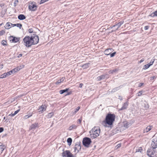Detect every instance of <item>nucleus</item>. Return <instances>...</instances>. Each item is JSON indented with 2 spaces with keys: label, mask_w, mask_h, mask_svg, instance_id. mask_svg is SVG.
Instances as JSON below:
<instances>
[{
  "label": "nucleus",
  "mask_w": 157,
  "mask_h": 157,
  "mask_svg": "<svg viewBox=\"0 0 157 157\" xmlns=\"http://www.w3.org/2000/svg\"><path fill=\"white\" fill-rule=\"evenodd\" d=\"M39 41L38 36L36 34H34L31 37L26 36L23 39V43L25 46L29 48L32 45L37 44Z\"/></svg>",
  "instance_id": "f257e3e1"
},
{
  "label": "nucleus",
  "mask_w": 157,
  "mask_h": 157,
  "mask_svg": "<svg viewBox=\"0 0 157 157\" xmlns=\"http://www.w3.org/2000/svg\"><path fill=\"white\" fill-rule=\"evenodd\" d=\"M100 132V130L99 128L94 127L89 132L90 137L94 139L96 138L99 136Z\"/></svg>",
  "instance_id": "f03ea898"
},
{
  "label": "nucleus",
  "mask_w": 157,
  "mask_h": 157,
  "mask_svg": "<svg viewBox=\"0 0 157 157\" xmlns=\"http://www.w3.org/2000/svg\"><path fill=\"white\" fill-rule=\"evenodd\" d=\"M115 117L114 114H108L105 118L106 123L109 125H112L115 121Z\"/></svg>",
  "instance_id": "7ed1b4c3"
},
{
  "label": "nucleus",
  "mask_w": 157,
  "mask_h": 157,
  "mask_svg": "<svg viewBox=\"0 0 157 157\" xmlns=\"http://www.w3.org/2000/svg\"><path fill=\"white\" fill-rule=\"evenodd\" d=\"M156 148L152 146H151L147 151V154L149 157H154V155H156Z\"/></svg>",
  "instance_id": "20e7f679"
},
{
  "label": "nucleus",
  "mask_w": 157,
  "mask_h": 157,
  "mask_svg": "<svg viewBox=\"0 0 157 157\" xmlns=\"http://www.w3.org/2000/svg\"><path fill=\"white\" fill-rule=\"evenodd\" d=\"M124 23V21H121L113 26L110 27L109 28L113 29V30H112L111 32H115L118 30L121 26Z\"/></svg>",
  "instance_id": "39448f33"
},
{
  "label": "nucleus",
  "mask_w": 157,
  "mask_h": 157,
  "mask_svg": "<svg viewBox=\"0 0 157 157\" xmlns=\"http://www.w3.org/2000/svg\"><path fill=\"white\" fill-rule=\"evenodd\" d=\"M91 142V139L88 137H85L83 139L82 141L83 144L87 147H88Z\"/></svg>",
  "instance_id": "423d86ee"
},
{
  "label": "nucleus",
  "mask_w": 157,
  "mask_h": 157,
  "mask_svg": "<svg viewBox=\"0 0 157 157\" xmlns=\"http://www.w3.org/2000/svg\"><path fill=\"white\" fill-rule=\"evenodd\" d=\"M37 6L34 4V2H33L30 4L29 6V9L32 11H35L37 9Z\"/></svg>",
  "instance_id": "0eeeda50"
},
{
  "label": "nucleus",
  "mask_w": 157,
  "mask_h": 157,
  "mask_svg": "<svg viewBox=\"0 0 157 157\" xmlns=\"http://www.w3.org/2000/svg\"><path fill=\"white\" fill-rule=\"evenodd\" d=\"M81 149V146L79 144H76L74 147V151L76 153H78Z\"/></svg>",
  "instance_id": "6e6552de"
},
{
  "label": "nucleus",
  "mask_w": 157,
  "mask_h": 157,
  "mask_svg": "<svg viewBox=\"0 0 157 157\" xmlns=\"http://www.w3.org/2000/svg\"><path fill=\"white\" fill-rule=\"evenodd\" d=\"M151 145L153 147H154L156 148H157V138L154 139L153 140Z\"/></svg>",
  "instance_id": "1a4fd4ad"
},
{
  "label": "nucleus",
  "mask_w": 157,
  "mask_h": 157,
  "mask_svg": "<svg viewBox=\"0 0 157 157\" xmlns=\"http://www.w3.org/2000/svg\"><path fill=\"white\" fill-rule=\"evenodd\" d=\"M128 102H126L124 103L123 105L122 106L121 108L119 109V110H123L125 109H126L128 107Z\"/></svg>",
  "instance_id": "9d476101"
},
{
  "label": "nucleus",
  "mask_w": 157,
  "mask_h": 157,
  "mask_svg": "<svg viewBox=\"0 0 157 157\" xmlns=\"http://www.w3.org/2000/svg\"><path fill=\"white\" fill-rule=\"evenodd\" d=\"M46 106L45 105H42L38 109L39 112H42L45 111Z\"/></svg>",
  "instance_id": "9b49d317"
},
{
  "label": "nucleus",
  "mask_w": 157,
  "mask_h": 157,
  "mask_svg": "<svg viewBox=\"0 0 157 157\" xmlns=\"http://www.w3.org/2000/svg\"><path fill=\"white\" fill-rule=\"evenodd\" d=\"M112 48L107 49L104 51V53L106 55H110L112 52Z\"/></svg>",
  "instance_id": "f8f14e48"
},
{
  "label": "nucleus",
  "mask_w": 157,
  "mask_h": 157,
  "mask_svg": "<svg viewBox=\"0 0 157 157\" xmlns=\"http://www.w3.org/2000/svg\"><path fill=\"white\" fill-rule=\"evenodd\" d=\"M38 124L37 123H35L32 124L30 127V129H35L36 128L38 127Z\"/></svg>",
  "instance_id": "ddd939ff"
},
{
  "label": "nucleus",
  "mask_w": 157,
  "mask_h": 157,
  "mask_svg": "<svg viewBox=\"0 0 157 157\" xmlns=\"http://www.w3.org/2000/svg\"><path fill=\"white\" fill-rule=\"evenodd\" d=\"M18 18L19 20H22L25 19L26 17L23 14H20L18 16Z\"/></svg>",
  "instance_id": "4468645a"
},
{
  "label": "nucleus",
  "mask_w": 157,
  "mask_h": 157,
  "mask_svg": "<svg viewBox=\"0 0 157 157\" xmlns=\"http://www.w3.org/2000/svg\"><path fill=\"white\" fill-rule=\"evenodd\" d=\"M11 37L13 38V39L11 40L12 42L16 43L19 40V38L16 37H13V36H11Z\"/></svg>",
  "instance_id": "2eb2a0df"
},
{
  "label": "nucleus",
  "mask_w": 157,
  "mask_h": 157,
  "mask_svg": "<svg viewBox=\"0 0 157 157\" xmlns=\"http://www.w3.org/2000/svg\"><path fill=\"white\" fill-rule=\"evenodd\" d=\"M65 79V77H63L61 79L58 80L57 82H56V84H58L62 82H63Z\"/></svg>",
  "instance_id": "dca6fc26"
},
{
  "label": "nucleus",
  "mask_w": 157,
  "mask_h": 157,
  "mask_svg": "<svg viewBox=\"0 0 157 157\" xmlns=\"http://www.w3.org/2000/svg\"><path fill=\"white\" fill-rule=\"evenodd\" d=\"M151 129V127L150 126H147L144 130V132H147Z\"/></svg>",
  "instance_id": "f3484780"
},
{
  "label": "nucleus",
  "mask_w": 157,
  "mask_h": 157,
  "mask_svg": "<svg viewBox=\"0 0 157 157\" xmlns=\"http://www.w3.org/2000/svg\"><path fill=\"white\" fill-rule=\"evenodd\" d=\"M77 127V126L76 125H75V124H72L71 126H70V127L68 129L69 130H71L73 129L76 128Z\"/></svg>",
  "instance_id": "a211bd4d"
},
{
  "label": "nucleus",
  "mask_w": 157,
  "mask_h": 157,
  "mask_svg": "<svg viewBox=\"0 0 157 157\" xmlns=\"http://www.w3.org/2000/svg\"><path fill=\"white\" fill-rule=\"evenodd\" d=\"M142 151L143 149L142 147H137L136 149V152H140V153H142Z\"/></svg>",
  "instance_id": "6ab92c4d"
},
{
  "label": "nucleus",
  "mask_w": 157,
  "mask_h": 157,
  "mask_svg": "<svg viewBox=\"0 0 157 157\" xmlns=\"http://www.w3.org/2000/svg\"><path fill=\"white\" fill-rule=\"evenodd\" d=\"M20 69V68H19L18 67H17V68L12 69L11 71H12L13 73H14L18 71H19Z\"/></svg>",
  "instance_id": "aec40b11"
},
{
  "label": "nucleus",
  "mask_w": 157,
  "mask_h": 157,
  "mask_svg": "<svg viewBox=\"0 0 157 157\" xmlns=\"http://www.w3.org/2000/svg\"><path fill=\"white\" fill-rule=\"evenodd\" d=\"M69 90V88H66L65 89L61 90L59 91V93L61 94H62L64 93L67 92Z\"/></svg>",
  "instance_id": "412c9836"
},
{
  "label": "nucleus",
  "mask_w": 157,
  "mask_h": 157,
  "mask_svg": "<svg viewBox=\"0 0 157 157\" xmlns=\"http://www.w3.org/2000/svg\"><path fill=\"white\" fill-rule=\"evenodd\" d=\"M67 142L68 143V145L69 146L71 145L72 142V139L71 138H69L67 139Z\"/></svg>",
  "instance_id": "4be33fe9"
},
{
  "label": "nucleus",
  "mask_w": 157,
  "mask_h": 157,
  "mask_svg": "<svg viewBox=\"0 0 157 157\" xmlns=\"http://www.w3.org/2000/svg\"><path fill=\"white\" fill-rule=\"evenodd\" d=\"M13 27L15 26H16L17 27H19L20 29H21V28L22 27V25L20 23H18V24H13Z\"/></svg>",
  "instance_id": "5701e85b"
},
{
  "label": "nucleus",
  "mask_w": 157,
  "mask_h": 157,
  "mask_svg": "<svg viewBox=\"0 0 157 157\" xmlns=\"http://www.w3.org/2000/svg\"><path fill=\"white\" fill-rule=\"evenodd\" d=\"M13 25V24L12 23L10 22H7L6 25V28L7 29H9L10 28L9 27H10L11 25Z\"/></svg>",
  "instance_id": "b1692460"
},
{
  "label": "nucleus",
  "mask_w": 157,
  "mask_h": 157,
  "mask_svg": "<svg viewBox=\"0 0 157 157\" xmlns=\"http://www.w3.org/2000/svg\"><path fill=\"white\" fill-rule=\"evenodd\" d=\"M105 78V76L104 75H101L100 76L97 77V79L98 80L100 81L101 79H104Z\"/></svg>",
  "instance_id": "393cba45"
},
{
  "label": "nucleus",
  "mask_w": 157,
  "mask_h": 157,
  "mask_svg": "<svg viewBox=\"0 0 157 157\" xmlns=\"http://www.w3.org/2000/svg\"><path fill=\"white\" fill-rule=\"evenodd\" d=\"M89 63H85V64L83 65L82 67L83 68V69H86L87 68L89 67Z\"/></svg>",
  "instance_id": "a878e982"
},
{
  "label": "nucleus",
  "mask_w": 157,
  "mask_h": 157,
  "mask_svg": "<svg viewBox=\"0 0 157 157\" xmlns=\"http://www.w3.org/2000/svg\"><path fill=\"white\" fill-rule=\"evenodd\" d=\"M0 148L1 151V152L2 153L4 150L5 148V145L2 144L0 145Z\"/></svg>",
  "instance_id": "bb28decb"
},
{
  "label": "nucleus",
  "mask_w": 157,
  "mask_h": 157,
  "mask_svg": "<svg viewBox=\"0 0 157 157\" xmlns=\"http://www.w3.org/2000/svg\"><path fill=\"white\" fill-rule=\"evenodd\" d=\"M151 17H154L157 16V10L152 13L150 15Z\"/></svg>",
  "instance_id": "cd10ccee"
},
{
  "label": "nucleus",
  "mask_w": 157,
  "mask_h": 157,
  "mask_svg": "<svg viewBox=\"0 0 157 157\" xmlns=\"http://www.w3.org/2000/svg\"><path fill=\"white\" fill-rule=\"evenodd\" d=\"M1 44L4 46H6L7 45V41L5 40H3L1 42Z\"/></svg>",
  "instance_id": "c85d7f7f"
},
{
  "label": "nucleus",
  "mask_w": 157,
  "mask_h": 157,
  "mask_svg": "<svg viewBox=\"0 0 157 157\" xmlns=\"http://www.w3.org/2000/svg\"><path fill=\"white\" fill-rule=\"evenodd\" d=\"M32 116V114H31L30 115H26L24 116L23 117V118L24 119H27L28 118H29L30 117Z\"/></svg>",
  "instance_id": "c756f323"
},
{
  "label": "nucleus",
  "mask_w": 157,
  "mask_h": 157,
  "mask_svg": "<svg viewBox=\"0 0 157 157\" xmlns=\"http://www.w3.org/2000/svg\"><path fill=\"white\" fill-rule=\"evenodd\" d=\"M53 115V113L52 112H51L48 113L47 115V117L48 118H51Z\"/></svg>",
  "instance_id": "7c9ffc66"
},
{
  "label": "nucleus",
  "mask_w": 157,
  "mask_h": 157,
  "mask_svg": "<svg viewBox=\"0 0 157 157\" xmlns=\"http://www.w3.org/2000/svg\"><path fill=\"white\" fill-rule=\"evenodd\" d=\"M6 73H4L0 76V78H6Z\"/></svg>",
  "instance_id": "2f4dec72"
},
{
  "label": "nucleus",
  "mask_w": 157,
  "mask_h": 157,
  "mask_svg": "<svg viewBox=\"0 0 157 157\" xmlns=\"http://www.w3.org/2000/svg\"><path fill=\"white\" fill-rule=\"evenodd\" d=\"M6 76H9L11 75H12V74H13L12 71L11 70L9 71L7 73H6Z\"/></svg>",
  "instance_id": "473e14b6"
},
{
  "label": "nucleus",
  "mask_w": 157,
  "mask_h": 157,
  "mask_svg": "<svg viewBox=\"0 0 157 157\" xmlns=\"http://www.w3.org/2000/svg\"><path fill=\"white\" fill-rule=\"evenodd\" d=\"M144 67L143 68L144 69H146L150 67V65H149V64H147L145 65L144 66Z\"/></svg>",
  "instance_id": "72a5a7b5"
},
{
  "label": "nucleus",
  "mask_w": 157,
  "mask_h": 157,
  "mask_svg": "<svg viewBox=\"0 0 157 157\" xmlns=\"http://www.w3.org/2000/svg\"><path fill=\"white\" fill-rule=\"evenodd\" d=\"M80 109V107L79 106L78 107L75 109V110L73 113L75 114Z\"/></svg>",
  "instance_id": "f704fd0d"
},
{
  "label": "nucleus",
  "mask_w": 157,
  "mask_h": 157,
  "mask_svg": "<svg viewBox=\"0 0 157 157\" xmlns=\"http://www.w3.org/2000/svg\"><path fill=\"white\" fill-rule=\"evenodd\" d=\"M154 62V59H152L151 60V61L150 62V63L148 64L150 66L151 65H152Z\"/></svg>",
  "instance_id": "c9c22d12"
},
{
  "label": "nucleus",
  "mask_w": 157,
  "mask_h": 157,
  "mask_svg": "<svg viewBox=\"0 0 157 157\" xmlns=\"http://www.w3.org/2000/svg\"><path fill=\"white\" fill-rule=\"evenodd\" d=\"M117 70L116 69L113 70H110L109 71V72L110 74H113L114 72H115L116 71H117Z\"/></svg>",
  "instance_id": "e433bc0d"
},
{
  "label": "nucleus",
  "mask_w": 157,
  "mask_h": 157,
  "mask_svg": "<svg viewBox=\"0 0 157 157\" xmlns=\"http://www.w3.org/2000/svg\"><path fill=\"white\" fill-rule=\"evenodd\" d=\"M18 2V0H15L14 1V7L16 6Z\"/></svg>",
  "instance_id": "4c0bfd02"
},
{
  "label": "nucleus",
  "mask_w": 157,
  "mask_h": 157,
  "mask_svg": "<svg viewBox=\"0 0 157 157\" xmlns=\"http://www.w3.org/2000/svg\"><path fill=\"white\" fill-rule=\"evenodd\" d=\"M5 33V32L3 30H2L0 31V36L3 35Z\"/></svg>",
  "instance_id": "58836bf2"
},
{
  "label": "nucleus",
  "mask_w": 157,
  "mask_h": 157,
  "mask_svg": "<svg viewBox=\"0 0 157 157\" xmlns=\"http://www.w3.org/2000/svg\"><path fill=\"white\" fill-rule=\"evenodd\" d=\"M142 92L143 91H139L137 93L138 96H141L142 94Z\"/></svg>",
  "instance_id": "ea45409f"
},
{
  "label": "nucleus",
  "mask_w": 157,
  "mask_h": 157,
  "mask_svg": "<svg viewBox=\"0 0 157 157\" xmlns=\"http://www.w3.org/2000/svg\"><path fill=\"white\" fill-rule=\"evenodd\" d=\"M116 54V52H114L112 53H111V54L110 53V56L111 57H113Z\"/></svg>",
  "instance_id": "a19ab883"
},
{
  "label": "nucleus",
  "mask_w": 157,
  "mask_h": 157,
  "mask_svg": "<svg viewBox=\"0 0 157 157\" xmlns=\"http://www.w3.org/2000/svg\"><path fill=\"white\" fill-rule=\"evenodd\" d=\"M48 0H41L40 1V4H42V3H43L44 2H45L48 1Z\"/></svg>",
  "instance_id": "79ce46f5"
},
{
  "label": "nucleus",
  "mask_w": 157,
  "mask_h": 157,
  "mask_svg": "<svg viewBox=\"0 0 157 157\" xmlns=\"http://www.w3.org/2000/svg\"><path fill=\"white\" fill-rule=\"evenodd\" d=\"M28 31L29 33H33V29L32 28L29 29Z\"/></svg>",
  "instance_id": "37998d69"
},
{
  "label": "nucleus",
  "mask_w": 157,
  "mask_h": 157,
  "mask_svg": "<svg viewBox=\"0 0 157 157\" xmlns=\"http://www.w3.org/2000/svg\"><path fill=\"white\" fill-rule=\"evenodd\" d=\"M149 28V26H146L145 27H144V30H147Z\"/></svg>",
  "instance_id": "c03bdc74"
},
{
  "label": "nucleus",
  "mask_w": 157,
  "mask_h": 157,
  "mask_svg": "<svg viewBox=\"0 0 157 157\" xmlns=\"http://www.w3.org/2000/svg\"><path fill=\"white\" fill-rule=\"evenodd\" d=\"M4 130V128L2 127L0 128V133L2 132Z\"/></svg>",
  "instance_id": "a18cd8bd"
},
{
  "label": "nucleus",
  "mask_w": 157,
  "mask_h": 157,
  "mask_svg": "<svg viewBox=\"0 0 157 157\" xmlns=\"http://www.w3.org/2000/svg\"><path fill=\"white\" fill-rule=\"evenodd\" d=\"M20 111L19 109L15 111L14 112L15 114H16Z\"/></svg>",
  "instance_id": "49530a36"
},
{
  "label": "nucleus",
  "mask_w": 157,
  "mask_h": 157,
  "mask_svg": "<svg viewBox=\"0 0 157 157\" xmlns=\"http://www.w3.org/2000/svg\"><path fill=\"white\" fill-rule=\"evenodd\" d=\"M82 119H79L78 120V123L80 124L81 123L82 121Z\"/></svg>",
  "instance_id": "de8ad7c7"
},
{
  "label": "nucleus",
  "mask_w": 157,
  "mask_h": 157,
  "mask_svg": "<svg viewBox=\"0 0 157 157\" xmlns=\"http://www.w3.org/2000/svg\"><path fill=\"white\" fill-rule=\"evenodd\" d=\"M121 144H118L116 146V147H117V148H118L120 147H121Z\"/></svg>",
  "instance_id": "09e8293b"
},
{
  "label": "nucleus",
  "mask_w": 157,
  "mask_h": 157,
  "mask_svg": "<svg viewBox=\"0 0 157 157\" xmlns=\"http://www.w3.org/2000/svg\"><path fill=\"white\" fill-rule=\"evenodd\" d=\"M83 84L82 83H81L79 84V87L81 88L82 87V86H83Z\"/></svg>",
  "instance_id": "8fccbe9b"
},
{
  "label": "nucleus",
  "mask_w": 157,
  "mask_h": 157,
  "mask_svg": "<svg viewBox=\"0 0 157 157\" xmlns=\"http://www.w3.org/2000/svg\"><path fill=\"white\" fill-rule=\"evenodd\" d=\"M118 97V99H120V100H122V98L121 96H119Z\"/></svg>",
  "instance_id": "3c124183"
},
{
  "label": "nucleus",
  "mask_w": 157,
  "mask_h": 157,
  "mask_svg": "<svg viewBox=\"0 0 157 157\" xmlns=\"http://www.w3.org/2000/svg\"><path fill=\"white\" fill-rule=\"evenodd\" d=\"M15 114H14V113H11V114H10L9 115V116H10L12 117H13L14 116H15Z\"/></svg>",
  "instance_id": "603ef678"
},
{
  "label": "nucleus",
  "mask_w": 157,
  "mask_h": 157,
  "mask_svg": "<svg viewBox=\"0 0 157 157\" xmlns=\"http://www.w3.org/2000/svg\"><path fill=\"white\" fill-rule=\"evenodd\" d=\"M119 87L115 88L114 89H113V90L114 91H115L116 90H118L119 89Z\"/></svg>",
  "instance_id": "864d4df0"
},
{
  "label": "nucleus",
  "mask_w": 157,
  "mask_h": 157,
  "mask_svg": "<svg viewBox=\"0 0 157 157\" xmlns=\"http://www.w3.org/2000/svg\"><path fill=\"white\" fill-rule=\"evenodd\" d=\"M144 60V58L142 59L139 62L140 63H141L143 62Z\"/></svg>",
  "instance_id": "5fc2aeb1"
},
{
  "label": "nucleus",
  "mask_w": 157,
  "mask_h": 157,
  "mask_svg": "<svg viewBox=\"0 0 157 157\" xmlns=\"http://www.w3.org/2000/svg\"><path fill=\"white\" fill-rule=\"evenodd\" d=\"M3 67V65L2 64H0V70L2 69Z\"/></svg>",
  "instance_id": "6e6d98bb"
},
{
  "label": "nucleus",
  "mask_w": 157,
  "mask_h": 157,
  "mask_svg": "<svg viewBox=\"0 0 157 157\" xmlns=\"http://www.w3.org/2000/svg\"><path fill=\"white\" fill-rule=\"evenodd\" d=\"M143 84V83H140L139 85V86H142Z\"/></svg>",
  "instance_id": "4d7b16f0"
},
{
  "label": "nucleus",
  "mask_w": 157,
  "mask_h": 157,
  "mask_svg": "<svg viewBox=\"0 0 157 157\" xmlns=\"http://www.w3.org/2000/svg\"><path fill=\"white\" fill-rule=\"evenodd\" d=\"M22 56V54H19V55H18V58H20V57H21V56Z\"/></svg>",
  "instance_id": "13d9d810"
},
{
  "label": "nucleus",
  "mask_w": 157,
  "mask_h": 157,
  "mask_svg": "<svg viewBox=\"0 0 157 157\" xmlns=\"http://www.w3.org/2000/svg\"><path fill=\"white\" fill-rule=\"evenodd\" d=\"M71 94V92H68V93L67 94H66V95H70V94Z\"/></svg>",
  "instance_id": "bf43d9fd"
},
{
  "label": "nucleus",
  "mask_w": 157,
  "mask_h": 157,
  "mask_svg": "<svg viewBox=\"0 0 157 157\" xmlns=\"http://www.w3.org/2000/svg\"><path fill=\"white\" fill-rule=\"evenodd\" d=\"M2 23L0 24V26H1L2 25Z\"/></svg>",
  "instance_id": "052dcab7"
},
{
  "label": "nucleus",
  "mask_w": 157,
  "mask_h": 157,
  "mask_svg": "<svg viewBox=\"0 0 157 157\" xmlns=\"http://www.w3.org/2000/svg\"><path fill=\"white\" fill-rule=\"evenodd\" d=\"M5 117H4V119H5Z\"/></svg>",
  "instance_id": "680f3d73"
}]
</instances>
